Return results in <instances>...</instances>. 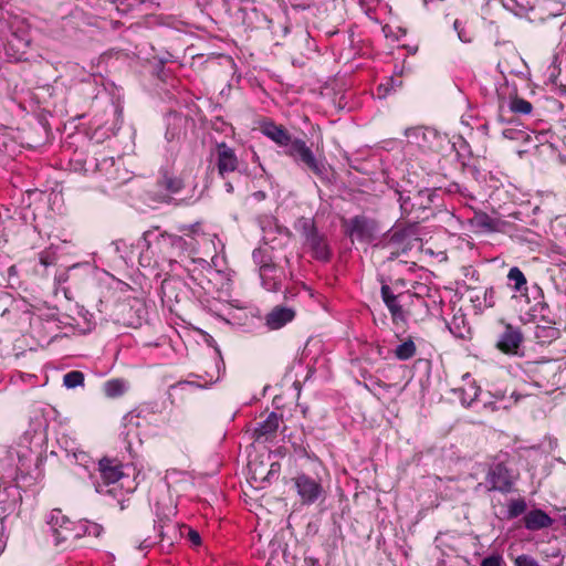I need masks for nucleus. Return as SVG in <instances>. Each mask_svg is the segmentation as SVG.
I'll use <instances>...</instances> for the list:
<instances>
[{
	"label": "nucleus",
	"mask_w": 566,
	"mask_h": 566,
	"mask_svg": "<svg viewBox=\"0 0 566 566\" xmlns=\"http://www.w3.org/2000/svg\"><path fill=\"white\" fill-rule=\"evenodd\" d=\"M74 524L75 522L70 521L61 510L56 509L51 512L49 525L56 546L62 544H72L76 541Z\"/></svg>",
	"instance_id": "1"
},
{
	"label": "nucleus",
	"mask_w": 566,
	"mask_h": 566,
	"mask_svg": "<svg viewBox=\"0 0 566 566\" xmlns=\"http://www.w3.org/2000/svg\"><path fill=\"white\" fill-rule=\"evenodd\" d=\"M285 154L295 161L304 164L315 175H322L323 167L315 158L312 149L302 139H293L285 149Z\"/></svg>",
	"instance_id": "2"
},
{
	"label": "nucleus",
	"mask_w": 566,
	"mask_h": 566,
	"mask_svg": "<svg viewBox=\"0 0 566 566\" xmlns=\"http://www.w3.org/2000/svg\"><path fill=\"white\" fill-rule=\"evenodd\" d=\"M344 227L346 228V233L350 238H355L360 241H371L376 231L375 221L363 216H356L344 221Z\"/></svg>",
	"instance_id": "3"
},
{
	"label": "nucleus",
	"mask_w": 566,
	"mask_h": 566,
	"mask_svg": "<svg viewBox=\"0 0 566 566\" xmlns=\"http://www.w3.org/2000/svg\"><path fill=\"white\" fill-rule=\"evenodd\" d=\"M294 485L303 504L314 503L323 492L321 483L305 474H300L294 478Z\"/></svg>",
	"instance_id": "4"
},
{
	"label": "nucleus",
	"mask_w": 566,
	"mask_h": 566,
	"mask_svg": "<svg viewBox=\"0 0 566 566\" xmlns=\"http://www.w3.org/2000/svg\"><path fill=\"white\" fill-rule=\"evenodd\" d=\"M102 480L104 484L112 485L119 483L120 488H124V480L127 475L123 471V464L116 459L104 458L98 463Z\"/></svg>",
	"instance_id": "5"
},
{
	"label": "nucleus",
	"mask_w": 566,
	"mask_h": 566,
	"mask_svg": "<svg viewBox=\"0 0 566 566\" xmlns=\"http://www.w3.org/2000/svg\"><path fill=\"white\" fill-rule=\"evenodd\" d=\"M486 480L491 485L490 490L509 492L513 485L514 475L504 463H496L490 469Z\"/></svg>",
	"instance_id": "6"
},
{
	"label": "nucleus",
	"mask_w": 566,
	"mask_h": 566,
	"mask_svg": "<svg viewBox=\"0 0 566 566\" xmlns=\"http://www.w3.org/2000/svg\"><path fill=\"white\" fill-rule=\"evenodd\" d=\"M523 342V335L517 327L511 324H504V332L496 343V347L504 354H517Z\"/></svg>",
	"instance_id": "7"
},
{
	"label": "nucleus",
	"mask_w": 566,
	"mask_h": 566,
	"mask_svg": "<svg viewBox=\"0 0 566 566\" xmlns=\"http://www.w3.org/2000/svg\"><path fill=\"white\" fill-rule=\"evenodd\" d=\"M239 167V159L234 150L227 144L222 143L217 146V168L221 177L226 174L233 172Z\"/></svg>",
	"instance_id": "8"
},
{
	"label": "nucleus",
	"mask_w": 566,
	"mask_h": 566,
	"mask_svg": "<svg viewBox=\"0 0 566 566\" xmlns=\"http://www.w3.org/2000/svg\"><path fill=\"white\" fill-rule=\"evenodd\" d=\"M306 245H308L313 252L315 259L326 261L329 259V249L326 239L318 234L314 227L306 232Z\"/></svg>",
	"instance_id": "9"
},
{
	"label": "nucleus",
	"mask_w": 566,
	"mask_h": 566,
	"mask_svg": "<svg viewBox=\"0 0 566 566\" xmlns=\"http://www.w3.org/2000/svg\"><path fill=\"white\" fill-rule=\"evenodd\" d=\"M295 316V312L292 308L276 306L266 316V325L271 329H279L286 323L291 322Z\"/></svg>",
	"instance_id": "10"
},
{
	"label": "nucleus",
	"mask_w": 566,
	"mask_h": 566,
	"mask_svg": "<svg viewBox=\"0 0 566 566\" xmlns=\"http://www.w3.org/2000/svg\"><path fill=\"white\" fill-rule=\"evenodd\" d=\"M262 133L279 146L287 147L293 140L289 132L282 125L274 123H265L262 126Z\"/></svg>",
	"instance_id": "11"
},
{
	"label": "nucleus",
	"mask_w": 566,
	"mask_h": 566,
	"mask_svg": "<svg viewBox=\"0 0 566 566\" xmlns=\"http://www.w3.org/2000/svg\"><path fill=\"white\" fill-rule=\"evenodd\" d=\"M553 520L542 510L530 511L524 516V524L527 530L537 531L549 527Z\"/></svg>",
	"instance_id": "12"
},
{
	"label": "nucleus",
	"mask_w": 566,
	"mask_h": 566,
	"mask_svg": "<svg viewBox=\"0 0 566 566\" xmlns=\"http://www.w3.org/2000/svg\"><path fill=\"white\" fill-rule=\"evenodd\" d=\"M103 527L99 524L87 520H81L74 524L75 539L84 536L97 537L101 535Z\"/></svg>",
	"instance_id": "13"
},
{
	"label": "nucleus",
	"mask_w": 566,
	"mask_h": 566,
	"mask_svg": "<svg viewBox=\"0 0 566 566\" xmlns=\"http://www.w3.org/2000/svg\"><path fill=\"white\" fill-rule=\"evenodd\" d=\"M280 419L276 413L271 412L268 418L254 429L256 439L274 433L279 428Z\"/></svg>",
	"instance_id": "14"
},
{
	"label": "nucleus",
	"mask_w": 566,
	"mask_h": 566,
	"mask_svg": "<svg viewBox=\"0 0 566 566\" xmlns=\"http://www.w3.org/2000/svg\"><path fill=\"white\" fill-rule=\"evenodd\" d=\"M417 353V347L411 337L405 339L400 345H398L395 350V357L399 360H408L412 358Z\"/></svg>",
	"instance_id": "15"
},
{
	"label": "nucleus",
	"mask_w": 566,
	"mask_h": 566,
	"mask_svg": "<svg viewBox=\"0 0 566 566\" xmlns=\"http://www.w3.org/2000/svg\"><path fill=\"white\" fill-rule=\"evenodd\" d=\"M402 298H396L392 303L386 305L391 314V319L395 325L399 323H407V313L402 308Z\"/></svg>",
	"instance_id": "16"
},
{
	"label": "nucleus",
	"mask_w": 566,
	"mask_h": 566,
	"mask_svg": "<svg viewBox=\"0 0 566 566\" xmlns=\"http://www.w3.org/2000/svg\"><path fill=\"white\" fill-rule=\"evenodd\" d=\"M507 279L514 283L513 290L515 292H522L523 290L526 291V277L517 266H514L509 271Z\"/></svg>",
	"instance_id": "17"
},
{
	"label": "nucleus",
	"mask_w": 566,
	"mask_h": 566,
	"mask_svg": "<svg viewBox=\"0 0 566 566\" xmlns=\"http://www.w3.org/2000/svg\"><path fill=\"white\" fill-rule=\"evenodd\" d=\"M125 382L120 379H112L105 382L104 392L109 398H115L124 394Z\"/></svg>",
	"instance_id": "18"
},
{
	"label": "nucleus",
	"mask_w": 566,
	"mask_h": 566,
	"mask_svg": "<svg viewBox=\"0 0 566 566\" xmlns=\"http://www.w3.org/2000/svg\"><path fill=\"white\" fill-rule=\"evenodd\" d=\"M510 109L516 114L528 115L532 113L533 106L528 101L515 96L511 99Z\"/></svg>",
	"instance_id": "19"
},
{
	"label": "nucleus",
	"mask_w": 566,
	"mask_h": 566,
	"mask_svg": "<svg viewBox=\"0 0 566 566\" xmlns=\"http://www.w3.org/2000/svg\"><path fill=\"white\" fill-rule=\"evenodd\" d=\"M159 185L171 193L178 192L184 186L181 179L168 175L163 176Z\"/></svg>",
	"instance_id": "20"
},
{
	"label": "nucleus",
	"mask_w": 566,
	"mask_h": 566,
	"mask_svg": "<svg viewBox=\"0 0 566 566\" xmlns=\"http://www.w3.org/2000/svg\"><path fill=\"white\" fill-rule=\"evenodd\" d=\"M63 384L67 388H75L84 384V374L78 370H73L64 375Z\"/></svg>",
	"instance_id": "21"
},
{
	"label": "nucleus",
	"mask_w": 566,
	"mask_h": 566,
	"mask_svg": "<svg viewBox=\"0 0 566 566\" xmlns=\"http://www.w3.org/2000/svg\"><path fill=\"white\" fill-rule=\"evenodd\" d=\"M526 510V503L523 499L511 501L509 504L507 513L510 517H517Z\"/></svg>",
	"instance_id": "22"
},
{
	"label": "nucleus",
	"mask_w": 566,
	"mask_h": 566,
	"mask_svg": "<svg viewBox=\"0 0 566 566\" xmlns=\"http://www.w3.org/2000/svg\"><path fill=\"white\" fill-rule=\"evenodd\" d=\"M381 297L386 305L392 303L396 298H403V295H395L388 285L381 286Z\"/></svg>",
	"instance_id": "23"
},
{
	"label": "nucleus",
	"mask_w": 566,
	"mask_h": 566,
	"mask_svg": "<svg viewBox=\"0 0 566 566\" xmlns=\"http://www.w3.org/2000/svg\"><path fill=\"white\" fill-rule=\"evenodd\" d=\"M515 566H541L536 559L528 555H521L515 558Z\"/></svg>",
	"instance_id": "24"
},
{
	"label": "nucleus",
	"mask_w": 566,
	"mask_h": 566,
	"mask_svg": "<svg viewBox=\"0 0 566 566\" xmlns=\"http://www.w3.org/2000/svg\"><path fill=\"white\" fill-rule=\"evenodd\" d=\"M502 564H503L502 556L492 555V556L485 557L482 560L481 566H502Z\"/></svg>",
	"instance_id": "25"
},
{
	"label": "nucleus",
	"mask_w": 566,
	"mask_h": 566,
	"mask_svg": "<svg viewBox=\"0 0 566 566\" xmlns=\"http://www.w3.org/2000/svg\"><path fill=\"white\" fill-rule=\"evenodd\" d=\"M188 539L196 546L200 545L201 544V538H200V535L197 531L195 530H189L188 531Z\"/></svg>",
	"instance_id": "26"
},
{
	"label": "nucleus",
	"mask_w": 566,
	"mask_h": 566,
	"mask_svg": "<svg viewBox=\"0 0 566 566\" xmlns=\"http://www.w3.org/2000/svg\"><path fill=\"white\" fill-rule=\"evenodd\" d=\"M542 332H544L546 337H556L558 334V331L554 327L543 328Z\"/></svg>",
	"instance_id": "27"
},
{
	"label": "nucleus",
	"mask_w": 566,
	"mask_h": 566,
	"mask_svg": "<svg viewBox=\"0 0 566 566\" xmlns=\"http://www.w3.org/2000/svg\"><path fill=\"white\" fill-rule=\"evenodd\" d=\"M389 88L386 87L385 85L380 84L378 86V93L380 96H385L387 93H388Z\"/></svg>",
	"instance_id": "28"
},
{
	"label": "nucleus",
	"mask_w": 566,
	"mask_h": 566,
	"mask_svg": "<svg viewBox=\"0 0 566 566\" xmlns=\"http://www.w3.org/2000/svg\"><path fill=\"white\" fill-rule=\"evenodd\" d=\"M224 186H226V190H227L229 193H231V192L233 191V186H232V184H231V182H227Z\"/></svg>",
	"instance_id": "29"
},
{
	"label": "nucleus",
	"mask_w": 566,
	"mask_h": 566,
	"mask_svg": "<svg viewBox=\"0 0 566 566\" xmlns=\"http://www.w3.org/2000/svg\"><path fill=\"white\" fill-rule=\"evenodd\" d=\"M134 490H135V485H128V486L126 488V491H127V492H133Z\"/></svg>",
	"instance_id": "30"
},
{
	"label": "nucleus",
	"mask_w": 566,
	"mask_h": 566,
	"mask_svg": "<svg viewBox=\"0 0 566 566\" xmlns=\"http://www.w3.org/2000/svg\"><path fill=\"white\" fill-rule=\"evenodd\" d=\"M430 0H423V3L427 6Z\"/></svg>",
	"instance_id": "31"
}]
</instances>
